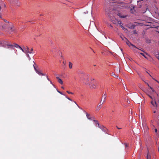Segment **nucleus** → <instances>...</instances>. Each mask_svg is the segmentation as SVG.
Segmentation results:
<instances>
[{"mask_svg": "<svg viewBox=\"0 0 159 159\" xmlns=\"http://www.w3.org/2000/svg\"><path fill=\"white\" fill-rule=\"evenodd\" d=\"M63 64H64L65 65V64H66L65 62H64V61H63Z\"/></svg>", "mask_w": 159, "mask_h": 159, "instance_id": "58836bf2", "label": "nucleus"}, {"mask_svg": "<svg viewBox=\"0 0 159 159\" xmlns=\"http://www.w3.org/2000/svg\"><path fill=\"white\" fill-rule=\"evenodd\" d=\"M143 127L144 129L145 130H147L148 129V126L146 124H144L143 125Z\"/></svg>", "mask_w": 159, "mask_h": 159, "instance_id": "6ab92c4d", "label": "nucleus"}, {"mask_svg": "<svg viewBox=\"0 0 159 159\" xmlns=\"http://www.w3.org/2000/svg\"><path fill=\"white\" fill-rule=\"evenodd\" d=\"M93 121L95 122V125L96 126H98L99 127L100 126L99 125V124L98 122V121L97 120H93Z\"/></svg>", "mask_w": 159, "mask_h": 159, "instance_id": "2eb2a0df", "label": "nucleus"}, {"mask_svg": "<svg viewBox=\"0 0 159 159\" xmlns=\"http://www.w3.org/2000/svg\"><path fill=\"white\" fill-rule=\"evenodd\" d=\"M73 64L72 63L70 62H69V66L70 69H71L72 68Z\"/></svg>", "mask_w": 159, "mask_h": 159, "instance_id": "aec40b11", "label": "nucleus"}, {"mask_svg": "<svg viewBox=\"0 0 159 159\" xmlns=\"http://www.w3.org/2000/svg\"><path fill=\"white\" fill-rule=\"evenodd\" d=\"M125 41H126V43L129 47H130V46H132V47H134L136 49H138V50H139V49L138 48H137L136 47L134 46V45L131 44L128 40H126Z\"/></svg>", "mask_w": 159, "mask_h": 159, "instance_id": "39448f33", "label": "nucleus"}, {"mask_svg": "<svg viewBox=\"0 0 159 159\" xmlns=\"http://www.w3.org/2000/svg\"><path fill=\"white\" fill-rule=\"evenodd\" d=\"M10 25V24L9 23H6L5 25H2V28L3 29L7 28L8 26Z\"/></svg>", "mask_w": 159, "mask_h": 159, "instance_id": "1a4fd4ad", "label": "nucleus"}, {"mask_svg": "<svg viewBox=\"0 0 159 159\" xmlns=\"http://www.w3.org/2000/svg\"><path fill=\"white\" fill-rule=\"evenodd\" d=\"M157 58H158V59L159 60V55L158 56V57H157Z\"/></svg>", "mask_w": 159, "mask_h": 159, "instance_id": "37998d69", "label": "nucleus"}, {"mask_svg": "<svg viewBox=\"0 0 159 159\" xmlns=\"http://www.w3.org/2000/svg\"><path fill=\"white\" fill-rule=\"evenodd\" d=\"M3 20L6 23H9V22L7 21L6 20L3 19Z\"/></svg>", "mask_w": 159, "mask_h": 159, "instance_id": "c85d7f7f", "label": "nucleus"}, {"mask_svg": "<svg viewBox=\"0 0 159 159\" xmlns=\"http://www.w3.org/2000/svg\"><path fill=\"white\" fill-rule=\"evenodd\" d=\"M118 8H122L125 7H126V5L124 3H121L116 5Z\"/></svg>", "mask_w": 159, "mask_h": 159, "instance_id": "0eeeda50", "label": "nucleus"}, {"mask_svg": "<svg viewBox=\"0 0 159 159\" xmlns=\"http://www.w3.org/2000/svg\"><path fill=\"white\" fill-rule=\"evenodd\" d=\"M151 103L154 107H156L157 106L155 99L152 100V101L151 102Z\"/></svg>", "mask_w": 159, "mask_h": 159, "instance_id": "9d476101", "label": "nucleus"}, {"mask_svg": "<svg viewBox=\"0 0 159 159\" xmlns=\"http://www.w3.org/2000/svg\"><path fill=\"white\" fill-rule=\"evenodd\" d=\"M57 91L60 94H61L62 95H63V94L61 92L59 91L57 89Z\"/></svg>", "mask_w": 159, "mask_h": 159, "instance_id": "2f4dec72", "label": "nucleus"}, {"mask_svg": "<svg viewBox=\"0 0 159 159\" xmlns=\"http://www.w3.org/2000/svg\"><path fill=\"white\" fill-rule=\"evenodd\" d=\"M56 78L58 80V81L59 83L61 84H63V82L62 80L59 77H57Z\"/></svg>", "mask_w": 159, "mask_h": 159, "instance_id": "4468645a", "label": "nucleus"}, {"mask_svg": "<svg viewBox=\"0 0 159 159\" xmlns=\"http://www.w3.org/2000/svg\"><path fill=\"white\" fill-rule=\"evenodd\" d=\"M116 128H117V129H121V128H119V127H118L117 126H116Z\"/></svg>", "mask_w": 159, "mask_h": 159, "instance_id": "f704fd0d", "label": "nucleus"}, {"mask_svg": "<svg viewBox=\"0 0 159 159\" xmlns=\"http://www.w3.org/2000/svg\"><path fill=\"white\" fill-rule=\"evenodd\" d=\"M30 52H32V53H34V52L33 51V49L32 48L30 50Z\"/></svg>", "mask_w": 159, "mask_h": 159, "instance_id": "7c9ffc66", "label": "nucleus"}, {"mask_svg": "<svg viewBox=\"0 0 159 159\" xmlns=\"http://www.w3.org/2000/svg\"><path fill=\"white\" fill-rule=\"evenodd\" d=\"M125 146L126 147H127L128 146L127 145V144L125 143Z\"/></svg>", "mask_w": 159, "mask_h": 159, "instance_id": "ea45409f", "label": "nucleus"}, {"mask_svg": "<svg viewBox=\"0 0 159 159\" xmlns=\"http://www.w3.org/2000/svg\"><path fill=\"white\" fill-rule=\"evenodd\" d=\"M157 83L159 84V82L158 81H157Z\"/></svg>", "mask_w": 159, "mask_h": 159, "instance_id": "3c124183", "label": "nucleus"}, {"mask_svg": "<svg viewBox=\"0 0 159 159\" xmlns=\"http://www.w3.org/2000/svg\"><path fill=\"white\" fill-rule=\"evenodd\" d=\"M50 81V82L51 84L53 85V86H54V85L52 84V82L51 81Z\"/></svg>", "mask_w": 159, "mask_h": 159, "instance_id": "e433bc0d", "label": "nucleus"}, {"mask_svg": "<svg viewBox=\"0 0 159 159\" xmlns=\"http://www.w3.org/2000/svg\"><path fill=\"white\" fill-rule=\"evenodd\" d=\"M102 103V100H101V101H100V103Z\"/></svg>", "mask_w": 159, "mask_h": 159, "instance_id": "49530a36", "label": "nucleus"}, {"mask_svg": "<svg viewBox=\"0 0 159 159\" xmlns=\"http://www.w3.org/2000/svg\"><path fill=\"white\" fill-rule=\"evenodd\" d=\"M104 102H102V104H98L97 106V108L96 109V110H99L102 107V105L103 103Z\"/></svg>", "mask_w": 159, "mask_h": 159, "instance_id": "ddd939ff", "label": "nucleus"}, {"mask_svg": "<svg viewBox=\"0 0 159 159\" xmlns=\"http://www.w3.org/2000/svg\"><path fill=\"white\" fill-rule=\"evenodd\" d=\"M47 80L49 81H50V80L49 78L48 77V76H47Z\"/></svg>", "mask_w": 159, "mask_h": 159, "instance_id": "c9c22d12", "label": "nucleus"}, {"mask_svg": "<svg viewBox=\"0 0 159 159\" xmlns=\"http://www.w3.org/2000/svg\"><path fill=\"white\" fill-rule=\"evenodd\" d=\"M115 13L118 16H119L121 18H125L127 16H126L125 15H122V14L121 13H119V12H115Z\"/></svg>", "mask_w": 159, "mask_h": 159, "instance_id": "6e6552de", "label": "nucleus"}, {"mask_svg": "<svg viewBox=\"0 0 159 159\" xmlns=\"http://www.w3.org/2000/svg\"><path fill=\"white\" fill-rule=\"evenodd\" d=\"M0 46L3 47L5 48H12L13 47L16 48H19L20 50L22 49V48L18 44L14 43L13 45L5 43L4 42H0Z\"/></svg>", "mask_w": 159, "mask_h": 159, "instance_id": "f257e3e1", "label": "nucleus"}, {"mask_svg": "<svg viewBox=\"0 0 159 159\" xmlns=\"http://www.w3.org/2000/svg\"><path fill=\"white\" fill-rule=\"evenodd\" d=\"M116 21H115V22H113V23L116 24H119L120 25V26L122 28L123 30L126 29L122 25V24H121V22L120 21L118 20L117 19H116Z\"/></svg>", "mask_w": 159, "mask_h": 159, "instance_id": "20e7f679", "label": "nucleus"}, {"mask_svg": "<svg viewBox=\"0 0 159 159\" xmlns=\"http://www.w3.org/2000/svg\"><path fill=\"white\" fill-rule=\"evenodd\" d=\"M26 56L27 57H28L29 58V60H30V59H31V58H30V56H29V54L28 53V54H26Z\"/></svg>", "mask_w": 159, "mask_h": 159, "instance_id": "393cba45", "label": "nucleus"}, {"mask_svg": "<svg viewBox=\"0 0 159 159\" xmlns=\"http://www.w3.org/2000/svg\"><path fill=\"white\" fill-rule=\"evenodd\" d=\"M147 159H151V157L150 156V155L149 152H148L147 154Z\"/></svg>", "mask_w": 159, "mask_h": 159, "instance_id": "4be33fe9", "label": "nucleus"}, {"mask_svg": "<svg viewBox=\"0 0 159 159\" xmlns=\"http://www.w3.org/2000/svg\"><path fill=\"white\" fill-rule=\"evenodd\" d=\"M89 85L91 89H95L96 88V86L95 84L91 83L90 84H89Z\"/></svg>", "mask_w": 159, "mask_h": 159, "instance_id": "9b49d317", "label": "nucleus"}, {"mask_svg": "<svg viewBox=\"0 0 159 159\" xmlns=\"http://www.w3.org/2000/svg\"><path fill=\"white\" fill-rule=\"evenodd\" d=\"M21 50L25 54H28V53L31 54L32 52L30 51L29 48L28 46H26L25 48L23 47V48H22V49Z\"/></svg>", "mask_w": 159, "mask_h": 159, "instance_id": "7ed1b4c3", "label": "nucleus"}, {"mask_svg": "<svg viewBox=\"0 0 159 159\" xmlns=\"http://www.w3.org/2000/svg\"><path fill=\"white\" fill-rule=\"evenodd\" d=\"M89 81V80L87 79V81Z\"/></svg>", "mask_w": 159, "mask_h": 159, "instance_id": "a18cd8bd", "label": "nucleus"}, {"mask_svg": "<svg viewBox=\"0 0 159 159\" xmlns=\"http://www.w3.org/2000/svg\"><path fill=\"white\" fill-rule=\"evenodd\" d=\"M106 97H107V96H106V95L105 94L102 97H103L104 98V101L103 102H104L106 99Z\"/></svg>", "mask_w": 159, "mask_h": 159, "instance_id": "5701e85b", "label": "nucleus"}, {"mask_svg": "<svg viewBox=\"0 0 159 159\" xmlns=\"http://www.w3.org/2000/svg\"><path fill=\"white\" fill-rule=\"evenodd\" d=\"M145 83L149 87V84L147 82H145Z\"/></svg>", "mask_w": 159, "mask_h": 159, "instance_id": "72a5a7b5", "label": "nucleus"}, {"mask_svg": "<svg viewBox=\"0 0 159 159\" xmlns=\"http://www.w3.org/2000/svg\"><path fill=\"white\" fill-rule=\"evenodd\" d=\"M149 88H150V89L152 90V92H155V90H154V89H153L152 88V87H151V86H149Z\"/></svg>", "mask_w": 159, "mask_h": 159, "instance_id": "bb28decb", "label": "nucleus"}, {"mask_svg": "<svg viewBox=\"0 0 159 159\" xmlns=\"http://www.w3.org/2000/svg\"><path fill=\"white\" fill-rule=\"evenodd\" d=\"M93 66H96V65H93Z\"/></svg>", "mask_w": 159, "mask_h": 159, "instance_id": "09e8293b", "label": "nucleus"}, {"mask_svg": "<svg viewBox=\"0 0 159 159\" xmlns=\"http://www.w3.org/2000/svg\"><path fill=\"white\" fill-rule=\"evenodd\" d=\"M33 65V66H34V69L35 71L37 74H38L40 75H45V74L42 73L39 70H38L37 69H36V67H35V66H34V65Z\"/></svg>", "mask_w": 159, "mask_h": 159, "instance_id": "423d86ee", "label": "nucleus"}, {"mask_svg": "<svg viewBox=\"0 0 159 159\" xmlns=\"http://www.w3.org/2000/svg\"><path fill=\"white\" fill-rule=\"evenodd\" d=\"M139 53H140V54H141V55H142L145 58H147V57H146V56H145V55L144 53H141L140 52H139V51H137Z\"/></svg>", "mask_w": 159, "mask_h": 159, "instance_id": "412c9836", "label": "nucleus"}, {"mask_svg": "<svg viewBox=\"0 0 159 159\" xmlns=\"http://www.w3.org/2000/svg\"><path fill=\"white\" fill-rule=\"evenodd\" d=\"M61 88H62V89H64V88L63 87H61Z\"/></svg>", "mask_w": 159, "mask_h": 159, "instance_id": "c03bdc74", "label": "nucleus"}, {"mask_svg": "<svg viewBox=\"0 0 159 159\" xmlns=\"http://www.w3.org/2000/svg\"><path fill=\"white\" fill-rule=\"evenodd\" d=\"M155 132H156V133H157V129H155Z\"/></svg>", "mask_w": 159, "mask_h": 159, "instance_id": "4c0bfd02", "label": "nucleus"}, {"mask_svg": "<svg viewBox=\"0 0 159 159\" xmlns=\"http://www.w3.org/2000/svg\"><path fill=\"white\" fill-rule=\"evenodd\" d=\"M11 3L16 5L17 6H20L21 4L20 0H8Z\"/></svg>", "mask_w": 159, "mask_h": 159, "instance_id": "f03ea898", "label": "nucleus"}, {"mask_svg": "<svg viewBox=\"0 0 159 159\" xmlns=\"http://www.w3.org/2000/svg\"><path fill=\"white\" fill-rule=\"evenodd\" d=\"M155 112H156V111H155L154 112V113H155Z\"/></svg>", "mask_w": 159, "mask_h": 159, "instance_id": "603ef678", "label": "nucleus"}, {"mask_svg": "<svg viewBox=\"0 0 159 159\" xmlns=\"http://www.w3.org/2000/svg\"><path fill=\"white\" fill-rule=\"evenodd\" d=\"M66 92L69 94H73V93L72 92H69L68 91H67Z\"/></svg>", "mask_w": 159, "mask_h": 159, "instance_id": "c756f323", "label": "nucleus"}, {"mask_svg": "<svg viewBox=\"0 0 159 159\" xmlns=\"http://www.w3.org/2000/svg\"><path fill=\"white\" fill-rule=\"evenodd\" d=\"M74 102L76 104V105H77V107L80 109H81V110H82L83 111L84 110L82 108H81V107H80L78 104H77L76 103V102Z\"/></svg>", "mask_w": 159, "mask_h": 159, "instance_id": "a878e982", "label": "nucleus"}, {"mask_svg": "<svg viewBox=\"0 0 159 159\" xmlns=\"http://www.w3.org/2000/svg\"><path fill=\"white\" fill-rule=\"evenodd\" d=\"M102 103V100H101V101H100V103Z\"/></svg>", "mask_w": 159, "mask_h": 159, "instance_id": "de8ad7c7", "label": "nucleus"}, {"mask_svg": "<svg viewBox=\"0 0 159 159\" xmlns=\"http://www.w3.org/2000/svg\"><path fill=\"white\" fill-rule=\"evenodd\" d=\"M66 98H67L69 100H70L71 101H72V100L70 99V98L68 97L67 96H66Z\"/></svg>", "mask_w": 159, "mask_h": 159, "instance_id": "473e14b6", "label": "nucleus"}, {"mask_svg": "<svg viewBox=\"0 0 159 159\" xmlns=\"http://www.w3.org/2000/svg\"><path fill=\"white\" fill-rule=\"evenodd\" d=\"M127 102L128 103H129V102H128V101H127Z\"/></svg>", "mask_w": 159, "mask_h": 159, "instance_id": "8fccbe9b", "label": "nucleus"}, {"mask_svg": "<svg viewBox=\"0 0 159 159\" xmlns=\"http://www.w3.org/2000/svg\"><path fill=\"white\" fill-rule=\"evenodd\" d=\"M145 92L146 93V94L149 97V98L152 100L155 99H153L151 96L150 95L148 94V91H146V92Z\"/></svg>", "mask_w": 159, "mask_h": 159, "instance_id": "a211bd4d", "label": "nucleus"}, {"mask_svg": "<svg viewBox=\"0 0 159 159\" xmlns=\"http://www.w3.org/2000/svg\"><path fill=\"white\" fill-rule=\"evenodd\" d=\"M122 105L123 106H126V105H125V104H122Z\"/></svg>", "mask_w": 159, "mask_h": 159, "instance_id": "a19ab883", "label": "nucleus"}, {"mask_svg": "<svg viewBox=\"0 0 159 159\" xmlns=\"http://www.w3.org/2000/svg\"><path fill=\"white\" fill-rule=\"evenodd\" d=\"M84 112L86 115V116L88 119L89 120H91V117H90V115L88 114L87 112H86L85 111L83 110Z\"/></svg>", "mask_w": 159, "mask_h": 159, "instance_id": "f8f14e48", "label": "nucleus"}, {"mask_svg": "<svg viewBox=\"0 0 159 159\" xmlns=\"http://www.w3.org/2000/svg\"><path fill=\"white\" fill-rule=\"evenodd\" d=\"M1 7L0 6V18H2V16H1Z\"/></svg>", "mask_w": 159, "mask_h": 159, "instance_id": "cd10ccee", "label": "nucleus"}, {"mask_svg": "<svg viewBox=\"0 0 159 159\" xmlns=\"http://www.w3.org/2000/svg\"><path fill=\"white\" fill-rule=\"evenodd\" d=\"M154 80H155L156 82H157V81H158L157 80H155L154 79H153Z\"/></svg>", "mask_w": 159, "mask_h": 159, "instance_id": "79ce46f5", "label": "nucleus"}, {"mask_svg": "<svg viewBox=\"0 0 159 159\" xmlns=\"http://www.w3.org/2000/svg\"><path fill=\"white\" fill-rule=\"evenodd\" d=\"M120 37L123 40L125 41L126 40H127L126 38L124 36H120Z\"/></svg>", "mask_w": 159, "mask_h": 159, "instance_id": "b1692460", "label": "nucleus"}, {"mask_svg": "<svg viewBox=\"0 0 159 159\" xmlns=\"http://www.w3.org/2000/svg\"><path fill=\"white\" fill-rule=\"evenodd\" d=\"M13 25L11 26L9 28V31L10 33H11L13 31Z\"/></svg>", "mask_w": 159, "mask_h": 159, "instance_id": "f3484780", "label": "nucleus"}, {"mask_svg": "<svg viewBox=\"0 0 159 159\" xmlns=\"http://www.w3.org/2000/svg\"><path fill=\"white\" fill-rule=\"evenodd\" d=\"M99 128L101 129L102 130L105 132H106V129L103 126H100Z\"/></svg>", "mask_w": 159, "mask_h": 159, "instance_id": "dca6fc26", "label": "nucleus"}]
</instances>
